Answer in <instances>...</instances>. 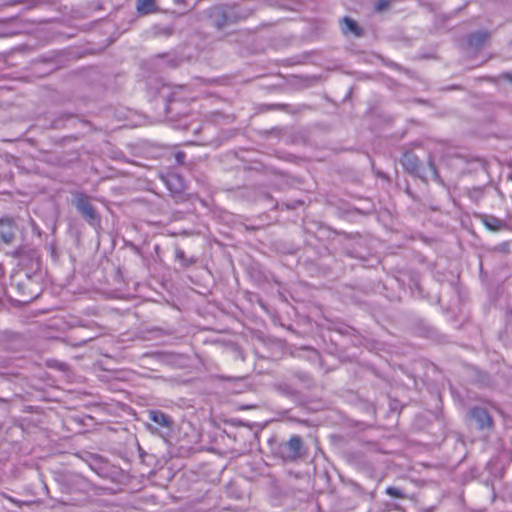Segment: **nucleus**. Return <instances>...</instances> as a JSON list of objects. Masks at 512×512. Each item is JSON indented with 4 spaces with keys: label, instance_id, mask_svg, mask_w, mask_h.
Returning <instances> with one entry per match:
<instances>
[{
    "label": "nucleus",
    "instance_id": "nucleus-1",
    "mask_svg": "<svg viewBox=\"0 0 512 512\" xmlns=\"http://www.w3.org/2000/svg\"><path fill=\"white\" fill-rule=\"evenodd\" d=\"M278 456L285 462H294L303 456V441L300 436L294 435L287 442L280 445Z\"/></svg>",
    "mask_w": 512,
    "mask_h": 512
},
{
    "label": "nucleus",
    "instance_id": "nucleus-2",
    "mask_svg": "<svg viewBox=\"0 0 512 512\" xmlns=\"http://www.w3.org/2000/svg\"><path fill=\"white\" fill-rule=\"evenodd\" d=\"M468 417L471 421L476 423V427L479 430H488L493 427V419L488 411L483 407H471L468 412Z\"/></svg>",
    "mask_w": 512,
    "mask_h": 512
},
{
    "label": "nucleus",
    "instance_id": "nucleus-3",
    "mask_svg": "<svg viewBox=\"0 0 512 512\" xmlns=\"http://www.w3.org/2000/svg\"><path fill=\"white\" fill-rule=\"evenodd\" d=\"M148 418L158 427L166 429V434L170 433L173 426V420L169 415L165 414L161 410H150L148 411Z\"/></svg>",
    "mask_w": 512,
    "mask_h": 512
},
{
    "label": "nucleus",
    "instance_id": "nucleus-4",
    "mask_svg": "<svg viewBox=\"0 0 512 512\" xmlns=\"http://www.w3.org/2000/svg\"><path fill=\"white\" fill-rule=\"evenodd\" d=\"M75 205L80 213L87 217L89 220L95 219V211L87 195L83 193H77L75 195Z\"/></svg>",
    "mask_w": 512,
    "mask_h": 512
},
{
    "label": "nucleus",
    "instance_id": "nucleus-5",
    "mask_svg": "<svg viewBox=\"0 0 512 512\" xmlns=\"http://www.w3.org/2000/svg\"><path fill=\"white\" fill-rule=\"evenodd\" d=\"M401 164L409 174H417L420 170V159L412 152L408 151L402 155Z\"/></svg>",
    "mask_w": 512,
    "mask_h": 512
},
{
    "label": "nucleus",
    "instance_id": "nucleus-6",
    "mask_svg": "<svg viewBox=\"0 0 512 512\" xmlns=\"http://www.w3.org/2000/svg\"><path fill=\"white\" fill-rule=\"evenodd\" d=\"M19 226H0V239L5 244H12L16 241Z\"/></svg>",
    "mask_w": 512,
    "mask_h": 512
},
{
    "label": "nucleus",
    "instance_id": "nucleus-7",
    "mask_svg": "<svg viewBox=\"0 0 512 512\" xmlns=\"http://www.w3.org/2000/svg\"><path fill=\"white\" fill-rule=\"evenodd\" d=\"M136 9L138 14L142 16L158 11L155 0H136Z\"/></svg>",
    "mask_w": 512,
    "mask_h": 512
},
{
    "label": "nucleus",
    "instance_id": "nucleus-8",
    "mask_svg": "<svg viewBox=\"0 0 512 512\" xmlns=\"http://www.w3.org/2000/svg\"><path fill=\"white\" fill-rule=\"evenodd\" d=\"M341 25L343 32L346 33H352L355 36H361L362 35V29L358 26V24L352 20L349 17H343L341 19Z\"/></svg>",
    "mask_w": 512,
    "mask_h": 512
},
{
    "label": "nucleus",
    "instance_id": "nucleus-9",
    "mask_svg": "<svg viewBox=\"0 0 512 512\" xmlns=\"http://www.w3.org/2000/svg\"><path fill=\"white\" fill-rule=\"evenodd\" d=\"M488 39L489 34L485 31H480L470 34L468 37V42L471 46L480 48L487 42Z\"/></svg>",
    "mask_w": 512,
    "mask_h": 512
},
{
    "label": "nucleus",
    "instance_id": "nucleus-10",
    "mask_svg": "<svg viewBox=\"0 0 512 512\" xmlns=\"http://www.w3.org/2000/svg\"><path fill=\"white\" fill-rule=\"evenodd\" d=\"M176 259L181 262L184 267H189L196 262L194 258H187L185 252L177 248L175 251Z\"/></svg>",
    "mask_w": 512,
    "mask_h": 512
},
{
    "label": "nucleus",
    "instance_id": "nucleus-11",
    "mask_svg": "<svg viewBox=\"0 0 512 512\" xmlns=\"http://www.w3.org/2000/svg\"><path fill=\"white\" fill-rule=\"evenodd\" d=\"M278 390L286 396L298 395V391L294 387H292L290 384H287V383L279 384Z\"/></svg>",
    "mask_w": 512,
    "mask_h": 512
},
{
    "label": "nucleus",
    "instance_id": "nucleus-12",
    "mask_svg": "<svg viewBox=\"0 0 512 512\" xmlns=\"http://www.w3.org/2000/svg\"><path fill=\"white\" fill-rule=\"evenodd\" d=\"M386 494L394 498H405L403 491L393 486L386 488Z\"/></svg>",
    "mask_w": 512,
    "mask_h": 512
},
{
    "label": "nucleus",
    "instance_id": "nucleus-13",
    "mask_svg": "<svg viewBox=\"0 0 512 512\" xmlns=\"http://www.w3.org/2000/svg\"><path fill=\"white\" fill-rule=\"evenodd\" d=\"M389 5H390L389 0H379L376 4V11L381 12V11L385 10L386 8H388Z\"/></svg>",
    "mask_w": 512,
    "mask_h": 512
},
{
    "label": "nucleus",
    "instance_id": "nucleus-14",
    "mask_svg": "<svg viewBox=\"0 0 512 512\" xmlns=\"http://www.w3.org/2000/svg\"><path fill=\"white\" fill-rule=\"evenodd\" d=\"M184 156H185V155H184V153H182V152H178V153L176 154V159H177V161H178L179 163H181V164H182V163L184 162Z\"/></svg>",
    "mask_w": 512,
    "mask_h": 512
},
{
    "label": "nucleus",
    "instance_id": "nucleus-15",
    "mask_svg": "<svg viewBox=\"0 0 512 512\" xmlns=\"http://www.w3.org/2000/svg\"><path fill=\"white\" fill-rule=\"evenodd\" d=\"M501 77L512 83V73H503Z\"/></svg>",
    "mask_w": 512,
    "mask_h": 512
},
{
    "label": "nucleus",
    "instance_id": "nucleus-16",
    "mask_svg": "<svg viewBox=\"0 0 512 512\" xmlns=\"http://www.w3.org/2000/svg\"><path fill=\"white\" fill-rule=\"evenodd\" d=\"M490 231H498L501 226H486Z\"/></svg>",
    "mask_w": 512,
    "mask_h": 512
},
{
    "label": "nucleus",
    "instance_id": "nucleus-17",
    "mask_svg": "<svg viewBox=\"0 0 512 512\" xmlns=\"http://www.w3.org/2000/svg\"><path fill=\"white\" fill-rule=\"evenodd\" d=\"M147 428L149 431L154 432L156 428H154L151 424H147Z\"/></svg>",
    "mask_w": 512,
    "mask_h": 512
},
{
    "label": "nucleus",
    "instance_id": "nucleus-18",
    "mask_svg": "<svg viewBox=\"0 0 512 512\" xmlns=\"http://www.w3.org/2000/svg\"><path fill=\"white\" fill-rule=\"evenodd\" d=\"M0 224H5L3 219L0 220Z\"/></svg>",
    "mask_w": 512,
    "mask_h": 512
}]
</instances>
